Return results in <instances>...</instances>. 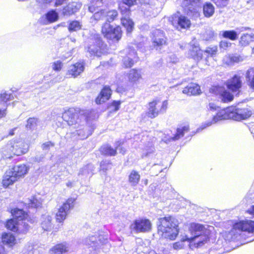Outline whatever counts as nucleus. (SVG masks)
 Returning <instances> with one entry per match:
<instances>
[{"mask_svg":"<svg viewBox=\"0 0 254 254\" xmlns=\"http://www.w3.org/2000/svg\"><path fill=\"white\" fill-rule=\"evenodd\" d=\"M6 115V109H0V119L4 117Z\"/></svg>","mask_w":254,"mask_h":254,"instance_id":"64","label":"nucleus"},{"mask_svg":"<svg viewBox=\"0 0 254 254\" xmlns=\"http://www.w3.org/2000/svg\"><path fill=\"white\" fill-rule=\"evenodd\" d=\"M104 45L102 41L96 37L95 40H91L88 47V51L91 55L100 57L104 52Z\"/></svg>","mask_w":254,"mask_h":254,"instance_id":"14","label":"nucleus"},{"mask_svg":"<svg viewBox=\"0 0 254 254\" xmlns=\"http://www.w3.org/2000/svg\"><path fill=\"white\" fill-rule=\"evenodd\" d=\"M204 52L211 56H213L214 55H215L217 52V46L207 47L204 51Z\"/></svg>","mask_w":254,"mask_h":254,"instance_id":"51","label":"nucleus"},{"mask_svg":"<svg viewBox=\"0 0 254 254\" xmlns=\"http://www.w3.org/2000/svg\"><path fill=\"white\" fill-rule=\"evenodd\" d=\"M111 95V90L109 86H105L100 95L96 98V102L97 104H101L108 100Z\"/></svg>","mask_w":254,"mask_h":254,"instance_id":"25","label":"nucleus"},{"mask_svg":"<svg viewBox=\"0 0 254 254\" xmlns=\"http://www.w3.org/2000/svg\"><path fill=\"white\" fill-rule=\"evenodd\" d=\"M231 45V43L224 40L220 42L219 47L220 49H222L223 50H226L228 47H230Z\"/></svg>","mask_w":254,"mask_h":254,"instance_id":"56","label":"nucleus"},{"mask_svg":"<svg viewBox=\"0 0 254 254\" xmlns=\"http://www.w3.org/2000/svg\"><path fill=\"white\" fill-rule=\"evenodd\" d=\"M68 4L72 8L74 13L78 11L82 6V3L81 2L76 1H73L68 3Z\"/></svg>","mask_w":254,"mask_h":254,"instance_id":"48","label":"nucleus"},{"mask_svg":"<svg viewBox=\"0 0 254 254\" xmlns=\"http://www.w3.org/2000/svg\"><path fill=\"white\" fill-rule=\"evenodd\" d=\"M38 120L35 118H31L27 120V124L26 127L30 129H33L35 128L36 126Z\"/></svg>","mask_w":254,"mask_h":254,"instance_id":"45","label":"nucleus"},{"mask_svg":"<svg viewBox=\"0 0 254 254\" xmlns=\"http://www.w3.org/2000/svg\"><path fill=\"white\" fill-rule=\"evenodd\" d=\"M151 38L154 47L157 50L167 45V38L164 31L160 29H155L152 31Z\"/></svg>","mask_w":254,"mask_h":254,"instance_id":"10","label":"nucleus"},{"mask_svg":"<svg viewBox=\"0 0 254 254\" xmlns=\"http://www.w3.org/2000/svg\"><path fill=\"white\" fill-rule=\"evenodd\" d=\"M137 0H122L123 4L127 5L129 7L136 4Z\"/></svg>","mask_w":254,"mask_h":254,"instance_id":"58","label":"nucleus"},{"mask_svg":"<svg viewBox=\"0 0 254 254\" xmlns=\"http://www.w3.org/2000/svg\"><path fill=\"white\" fill-rule=\"evenodd\" d=\"M218 7H224L229 3V0H211Z\"/></svg>","mask_w":254,"mask_h":254,"instance_id":"50","label":"nucleus"},{"mask_svg":"<svg viewBox=\"0 0 254 254\" xmlns=\"http://www.w3.org/2000/svg\"><path fill=\"white\" fill-rule=\"evenodd\" d=\"M168 101H161L160 99H156L148 104V115L151 118L156 117L159 114L165 113L168 108Z\"/></svg>","mask_w":254,"mask_h":254,"instance_id":"8","label":"nucleus"},{"mask_svg":"<svg viewBox=\"0 0 254 254\" xmlns=\"http://www.w3.org/2000/svg\"><path fill=\"white\" fill-rule=\"evenodd\" d=\"M12 95L10 93H7L6 92H1L0 94V100L4 102L11 100Z\"/></svg>","mask_w":254,"mask_h":254,"instance_id":"47","label":"nucleus"},{"mask_svg":"<svg viewBox=\"0 0 254 254\" xmlns=\"http://www.w3.org/2000/svg\"><path fill=\"white\" fill-rule=\"evenodd\" d=\"M82 26V25L80 21L73 20L69 23L68 29L70 32L77 31L81 29Z\"/></svg>","mask_w":254,"mask_h":254,"instance_id":"39","label":"nucleus"},{"mask_svg":"<svg viewBox=\"0 0 254 254\" xmlns=\"http://www.w3.org/2000/svg\"><path fill=\"white\" fill-rule=\"evenodd\" d=\"M222 36L231 40H235L238 38V34L234 30L224 31L222 32Z\"/></svg>","mask_w":254,"mask_h":254,"instance_id":"42","label":"nucleus"},{"mask_svg":"<svg viewBox=\"0 0 254 254\" xmlns=\"http://www.w3.org/2000/svg\"><path fill=\"white\" fill-rule=\"evenodd\" d=\"M90 112L89 110H81L78 108H70L63 113L62 119L69 126H83L90 118L89 115Z\"/></svg>","mask_w":254,"mask_h":254,"instance_id":"3","label":"nucleus"},{"mask_svg":"<svg viewBox=\"0 0 254 254\" xmlns=\"http://www.w3.org/2000/svg\"><path fill=\"white\" fill-rule=\"evenodd\" d=\"M241 40L243 41L246 42L247 44L249 42V41H254V34L253 35L251 34H244L241 37Z\"/></svg>","mask_w":254,"mask_h":254,"instance_id":"53","label":"nucleus"},{"mask_svg":"<svg viewBox=\"0 0 254 254\" xmlns=\"http://www.w3.org/2000/svg\"><path fill=\"white\" fill-rule=\"evenodd\" d=\"M128 78L130 82L136 83L141 78L140 71L135 69H131L128 73Z\"/></svg>","mask_w":254,"mask_h":254,"instance_id":"32","label":"nucleus"},{"mask_svg":"<svg viewBox=\"0 0 254 254\" xmlns=\"http://www.w3.org/2000/svg\"><path fill=\"white\" fill-rule=\"evenodd\" d=\"M221 99L222 101L224 102H229L233 100V95L230 92L225 90L221 95Z\"/></svg>","mask_w":254,"mask_h":254,"instance_id":"44","label":"nucleus"},{"mask_svg":"<svg viewBox=\"0 0 254 254\" xmlns=\"http://www.w3.org/2000/svg\"><path fill=\"white\" fill-rule=\"evenodd\" d=\"M100 151L102 154L108 156H114L116 154V150L108 145L102 146L100 148Z\"/></svg>","mask_w":254,"mask_h":254,"instance_id":"37","label":"nucleus"},{"mask_svg":"<svg viewBox=\"0 0 254 254\" xmlns=\"http://www.w3.org/2000/svg\"><path fill=\"white\" fill-rule=\"evenodd\" d=\"M170 21L177 29L189 28L191 25L190 20L179 12L170 17Z\"/></svg>","mask_w":254,"mask_h":254,"instance_id":"12","label":"nucleus"},{"mask_svg":"<svg viewBox=\"0 0 254 254\" xmlns=\"http://www.w3.org/2000/svg\"><path fill=\"white\" fill-rule=\"evenodd\" d=\"M252 115V112L249 108H239L236 107H229L219 111L216 116H214L212 121H207L197 129V132L217 123L218 122L229 119L235 121L246 120Z\"/></svg>","mask_w":254,"mask_h":254,"instance_id":"1","label":"nucleus"},{"mask_svg":"<svg viewBox=\"0 0 254 254\" xmlns=\"http://www.w3.org/2000/svg\"><path fill=\"white\" fill-rule=\"evenodd\" d=\"M122 25L126 28L127 33H130L133 28L134 23L129 16H123L121 19Z\"/></svg>","mask_w":254,"mask_h":254,"instance_id":"33","label":"nucleus"},{"mask_svg":"<svg viewBox=\"0 0 254 254\" xmlns=\"http://www.w3.org/2000/svg\"><path fill=\"white\" fill-rule=\"evenodd\" d=\"M6 227L14 232L24 233L28 230L29 225L26 222H22V223H20L13 218L7 221Z\"/></svg>","mask_w":254,"mask_h":254,"instance_id":"15","label":"nucleus"},{"mask_svg":"<svg viewBox=\"0 0 254 254\" xmlns=\"http://www.w3.org/2000/svg\"><path fill=\"white\" fill-rule=\"evenodd\" d=\"M106 10H102L100 11L96 12L91 17L90 19L92 22L94 20L95 21L105 20Z\"/></svg>","mask_w":254,"mask_h":254,"instance_id":"40","label":"nucleus"},{"mask_svg":"<svg viewBox=\"0 0 254 254\" xmlns=\"http://www.w3.org/2000/svg\"><path fill=\"white\" fill-rule=\"evenodd\" d=\"M201 4V0H184L182 6L185 13L192 18L196 19L200 16Z\"/></svg>","mask_w":254,"mask_h":254,"instance_id":"7","label":"nucleus"},{"mask_svg":"<svg viewBox=\"0 0 254 254\" xmlns=\"http://www.w3.org/2000/svg\"><path fill=\"white\" fill-rule=\"evenodd\" d=\"M245 57L238 54H228L225 55L222 59V64L227 66H232L235 64L243 62Z\"/></svg>","mask_w":254,"mask_h":254,"instance_id":"16","label":"nucleus"},{"mask_svg":"<svg viewBox=\"0 0 254 254\" xmlns=\"http://www.w3.org/2000/svg\"><path fill=\"white\" fill-rule=\"evenodd\" d=\"M53 0H37V1L41 4H47L51 3Z\"/></svg>","mask_w":254,"mask_h":254,"instance_id":"62","label":"nucleus"},{"mask_svg":"<svg viewBox=\"0 0 254 254\" xmlns=\"http://www.w3.org/2000/svg\"><path fill=\"white\" fill-rule=\"evenodd\" d=\"M152 224L150 221L147 219H139L135 220L130 225L131 231L135 233H144L151 230Z\"/></svg>","mask_w":254,"mask_h":254,"instance_id":"11","label":"nucleus"},{"mask_svg":"<svg viewBox=\"0 0 254 254\" xmlns=\"http://www.w3.org/2000/svg\"><path fill=\"white\" fill-rule=\"evenodd\" d=\"M74 201L75 199L74 198H68L59 208L56 215V219L58 222H62L66 218L69 210L73 207Z\"/></svg>","mask_w":254,"mask_h":254,"instance_id":"13","label":"nucleus"},{"mask_svg":"<svg viewBox=\"0 0 254 254\" xmlns=\"http://www.w3.org/2000/svg\"><path fill=\"white\" fill-rule=\"evenodd\" d=\"M70 250V244L66 242H63L57 244L51 248L49 253L50 254H67Z\"/></svg>","mask_w":254,"mask_h":254,"instance_id":"18","label":"nucleus"},{"mask_svg":"<svg viewBox=\"0 0 254 254\" xmlns=\"http://www.w3.org/2000/svg\"><path fill=\"white\" fill-rule=\"evenodd\" d=\"M159 221L158 234L163 238L174 240L179 232L177 220L171 216H168L160 218Z\"/></svg>","mask_w":254,"mask_h":254,"instance_id":"2","label":"nucleus"},{"mask_svg":"<svg viewBox=\"0 0 254 254\" xmlns=\"http://www.w3.org/2000/svg\"><path fill=\"white\" fill-rule=\"evenodd\" d=\"M190 48L189 51L190 56L195 60L199 61L202 58V51L199 47L198 44L195 41L190 43Z\"/></svg>","mask_w":254,"mask_h":254,"instance_id":"20","label":"nucleus"},{"mask_svg":"<svg viewBox=\"0 0 254 254\" xmlns=\"http://www.w3.org/2000/svg\"><path fill=\"white\" fill-rule=\"evenodd\" d=\"M41 226L45 231H48L52 226V217L49 214L42 215L41 219Z\"/></svg>","mask_w":254,"mask_h":254,"instance_id":"30","label":"nucleus"},{"mask_svg":"<svg viewBox=\"0 0 254 254\" xmlns=\"http://www.w3.org/2000/svg\"><path fill=\"white\" fill-rule=\"evenodd\" d=\"M186 240L183 241L182 238H181V242H177L173 244V248L175 250H180L182 249L184 245L183 244V242L186 241Z\"/></svg>","mask_w":254,"mask_h":254,"instance_id":"57","label":"nucleus"},{"mask_svg":"<svg viewBox=\"0 0 254 254\" xmlns=\"http://www.w3.org/2000/svg\"><path fill=\"white\" fill-rule=\"evenodd\" d=\"M44 158V155L43 154L37 155L35 157L32 158V160L34 162H40L41 161H42Z\"/></svg>","mask_w":254,"mask_h":254,"instance_id":"59","label":"nucleus"},{"mask_svg":"<svg viewBox=\"0 0 254 254\" xmlns=\"http://www.w3.org/2000/svg\"><path fill=\"white\" fill-rule=\"evenodd\" d=\"M11 214L13 217L20 223L22 222L28 221L27 218L28 216L27 213H25L23 210L18 208H14L11 210Z\"/></svg>","mask_w":254,"mask_h":254,"instance_id":"22","label":"nucleus"},{"mask_svg":"<svg viewBox=\"0 0 254 254\" xmlns=\"http://www.w3.org/2000/svg\"><path fill=\"white\" fill-rule=\"evenodd\" d=\"M120 9L123 16H127V17L129 16L130 12L129 8H127L124 5H120Z\"/></svg>","mask_w":254,"mask_h":254,"instance_id":"54","label":"nucleus"},{"mask_svg":"<svg viewBox=\"0 0 254 254\" xmlns=\"http://www.w3.org/2000/svg\"><path fill=\"white\" fill-rule=\"evenodd\" d=\"M58 18V13L55 10H51L41 18V21L44 24H48L56 22Z\"/></svg>","mask_w":254,"mask_h":254,"instance_id":"21","label":"nucleus"},{"mask_svg":"<svg viewBox=\"0 0 254 254\" xmlns=\"http://www.w3.org/2000/svg\"><path fill=\"white\" fill-rule=\"evenodd\" d=\"M84 245L96 250L99 246V243L97 238L94 236H89L83 241Z\"/></svg>","mask_w":254,"mask_h":254,"instance_id":"28","label":"nucleus"},{"mask_svg":"<svg viewBox=\"0 0 254 254\" xmlns=\"http://www.w3.org/2000/svg\"><path fill=\"white\" fill-rule=\"evenodd\" d=\"M203 10L205 16L210 17L214 14V7L211 3H206L203 5Z\"/></svg>","mask_w":254,"mask_h":254,"instance_id":"35","label":"nucleus"},{"mask_svg":"<svg viewBox=\"0 0 254 254\" xmlns=\"http://www.w3.org/2000/svg\"><path fill=\"white\" fill-rule=\"evenodd\" d=\"M140 179V176L138 172L135 170H132L128 177V181L132 187H135L137 185Z\"/></svg>","mask_w":254,"mask_h":254,"instance_id":"29","label":"nucleus"},{"mask_svg":"<svg viewBox=\"0 0 254 254\" xmlns=\"http://www.w3.org/2000/svg\"><path fill=\"white\" fill-rule=\"evenodd\" d=\"M9 170L12 171L13 175L16 177L17 180L20 177L25 175L28 172V168L24 164L15 166Z\"/></svg>","mask_w":254,"mask_h":254,"instance_id":"26","label":"nucleus"},{"mask_svg":"<svg viewBox=\"0 0 254 254\" xmlns=\"http://www.w3.org/2000/svg\"><path fill=\"white\" fill-rule=\"evenodd\" d=\"M2 242L4 244L12 246L15 244V237L11 233H5L2 236Z\"/></svg>","mask_w":254,"mask_h":254,"instance_id":"34","label":"nucleus"},{"mask_svg":"<svg viewBox=\"0 0 254 254\" xmlns=\"http://www.w3.org/2000/svg\"><path fill=\"white\" fill-rule=\"evenodd\" d=\"M189 127L188 126H185L181 127H179L177 129L176 134L173 137V140H178L180 138L182 137L185 132L189 131Z\"/></svg>","mask_w":254,"mask_h":254,"instance_id":"38","label":"nucleus"},{"mask_svg":"<svg viewBox=\"0 0 254 254\" xmlns=\"http://www.w3.org/2000/svg\"><path fill=\"white\" fill-rule=\"evenodd\" d=\"M17 180L16 177L14 176L12 171L9 169L6 171L3 177L2 184L3 187L7 188L13 184Z\"/></svg>","mask_w":254,"mask_h":254,"instance_id":"24","label":"nucleus"},{"mask_svg":"<svg viewBox=\"0 0 254 254\" xmlns=\"http://www.w3.org/2000/svg\"><path fill=\"white\" fill-rule=\"evenodd\" d=\"M102 33L107 39L119 41L122 37L121 28L119 26L113 28L108 22H105L102 27Z\"/></svg>","mask_w":254,"mask_h":254,"instance_id":"9","label":"nucleus"},{"mask_svg":"<svg viewBox=\"0 0 254 254\" xmlns=\"http://www.w3.org/2000/svg\"><path fill=\"white\" fill-rule=\"evenodd\" d=\"M121 144V142L120 141H118L116 143V149L120 150V153L124 154L125 153L126 150L125 149H123L122 148H119V146Z\"/></svg>","mask_w":254,"mask_h":254,"instance_id":"63","label":"nucleus"},{"mask_svg":"<svg viewBox=\"0 0 254 254\" xmlns=\"http://www.w3.org/2000/svg\"><path fill=\"white\" fill-rule=\"evenodd\" d=\"M93 166L91 164H88L86 166L83 167L78 173V175H88L92 174L93 170Z\"/></svg>","mask_w":254,"mask_h":254,"instance_id":"43","label":"nucleus"},{"mask_svg":"<svg viewBox=\"0 0 254 254\" xmlns=\"http://www.w3.org/2000/svg\"><path fill=\"white\" fill-rule=\"evenodd\" d=\"M74 13L73 10L72 9V8L70 6L69 4H68L63 8V14L64 16H70Z\"/></svg>","mask_w":254,"mask_h":254,"instance_id":"52","label":"nucleus"},{"mask_svg":"<svg viewBox=\"0 0 254 254\" xmlns=\"http://www.w3.org/2000/svg\"><path fill=\"white\" fill-rule=\"evenodd\" d=\"M201 92L200 87L198 85L191 83L185 87L183 90V93L188 95H195L199 94Z\"/></svg>","mask_w":254,"mask_h":254,"instance_id":"27","label":"nucleus"},{"mask_svg":"<svg viewBox=\"0 0 254 254\" xmlns=\"http://www.w3.org/2000/svg\"><path fill=\"white\" fill-rule=\"evenodd\" d=\"M54 143L51 141H47L43 143L41 145V147L43 150H49L51 147L54 146Z\"/></svg>","mask_w":254,"mask_h":254,"instance_id":"55","label":"nucleus"},{"mask_svg":"<svg viewBox=\"0 0 254 254\" xmlns=\"http://www.w3.org/2000/svg\"><path fill=\"white\" fill-rule=\"evenodd\" d=\"M218 108L214 103H210L208 106V109L211 110H216Z\"/></svg>","mask_w":254,"mask_h":254,"instance_id":"61","label":"nucleus"},{"mask_svg":"<svg viewBox=\"0 0 254 254\" xmlns=\"http://www.w3.org/2000/svg\"><path fill=\"white\" fill-rule=\"evenodd\" d=\"M84 70V65L81 63H76L68 67L66 72L67 77L75 78L79 75Z\"/></svg>","mask_w":254,"mask_h":254,"instance_id":"17","label":"nucleus"},{"mask_svg":"<svg viewBox=\"0 0 254 254\" xmlns=\"http://www.w3.org/2000/svg\"><path fill=\"white\" fill-rule=\"evenodd\" d=\"M29 145L24 141H11L5 146L3 154L6 158H10L12 155L20 156L29 150Z\"/></svg>","mask_w":254,"mask_h":254,"instance_id":"6","label":"nucleus"},{"mask_svg":"<svg viewBox=\"0 0 254 254\" xmlns=\"http://www.w3.org/2000/svg\"><path fill=\"white\" fill-rule=\"evenodd\" d=\"M63 66V64L60 61H57L52 64V68L54 70L56 71H60Z\"/></svg>","mask_w":254,"mask_h":254,"instance_id":"49","label":"nucleus"},{"mask_svg":"<svg viewBox=\"0 0 254 254\" xmlns=\"http://www.w3.org/2000/svg\"><path fill=\"white\" fill-rule=\"evenodd\" d=\"M190 231L193 236L187 235L182 237V240H188L190 243L194 242L195 247L201 246L207 241L208 237L205 235V228L201 224L191 223L190 227Z\"/></svg>","mask_w":254,"mask_h":254,"instance_id":"5","label":"nucleus"},{"mask_svg":"<svg viewBox=\"0 0 254 254\" xmlns=\"http://www.w3.org/2000/svg\"><path fill=\"white\" fill-rule=\"evenodd\" d=\"M121 102L120 101H114L111 105V107H114V111H117L119 109Z\"/></svg>","mask_w":254,"mask_h":254,"instance_id":"60","label":"nucleus"},{"mask_svg":"<svg viewBox=\"0 0 254 254\" xmlns=\"http://www.w3.org/2000/svg\"><path fill=\"white\" fill-rule=\"evenodd\" d=\"M246 79L248 85L254 89V67H251L246 72Z\"/></svg>","mask_w":254,"mask_h":254,"instance_id":"31","label":"nucleus"},{"mask_svg":"<svg viewBox=\"0 0 254 254\" xmlns=\"http://www.w3.org/2000/svg\"><path fill=\"white\" fill-rule=\"evenodd\" d=\"M42 203V199L40 197L33 196L29 199L28 204L29 207L38 208L41 206Z\"/></svg>","mask_w":254,"mask_h":254,"instance_id":"36","label":"nucleus"},{"mask_svg":"<svg viewBox=\"0 0 254 254\" xmlns=\"http://www.w3.org/2000/svg\"><path fill=\"white\" fill-rule=\"evenodd\" d=\"M226 85L227 88L233 92L239 91L242 86L240 76L234 75L233 77L227 81Z\"/></svg>","mask_w":254,"mask_h":254,"instance_id":"19","label":"nucleus"},{"mask_svg":"<svg viewBox=\"0 0 254 254\" xmlns=\"http://www.w3.org/2000/svg\"><path fill=\"white\" fill-rule=\"evenodd\" d=\"M118 16V12L115 10H112L109 11L106 10L105 20L106 22H110L113 21Z\"/></svg>","mask_w":254,"mask_h":254,"instance_id":"41","label":"nucleus"},{"mask_svg":"<svg viewBox=\"0 0 254 254\" xmlns=\"http://www.w3.org/2000/svg\"><path fill=\"white\" fill-rule=\"evenodd\" d=\"M92 3V5L88 7V9L90 12H93L95 11L94 5H96L97 7L101 6L102 4V0H93Z\"/></svg>","mask_w":254,"mask_h":254,"instance_id":"46","label":"nucleus"},{"mask_svg":"<svg viewBox=\"0 0 254 254\" xmlns=\"http://www.w3.org/2000/svg\"><path fill=\"white\" fill-rule=\"evenodd\" d=\"M254 232V221L245 219L234 223L230 232L232 238L234 240H240L245 233L251 234Z\"/></svg>","mask_w":254,"mask_h":254,"instance_id":"4","label":"nucleus"},{"mask_svg":"<svg viewBox=\"0 0 254 254\" xmlns=\"http://www.w3.org/2000/svg\"><path fill=\"white\" fill-rule=\"evenodd\" d=\"M137 59L136 52L134 50H131L123 59V64L126 67H130L132 66L135 61Z\"/></svg>","mask_w":254,"mask_h":254,"instance_id":"23","label":"nucleus"}]
</instances>
